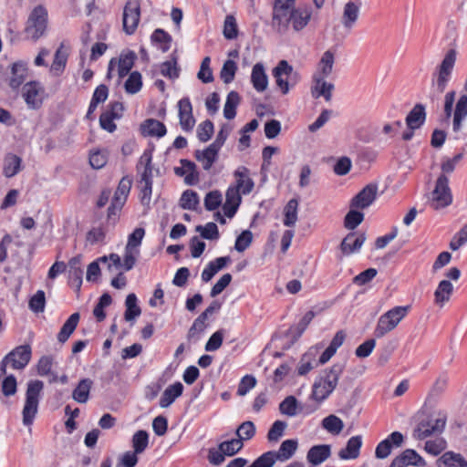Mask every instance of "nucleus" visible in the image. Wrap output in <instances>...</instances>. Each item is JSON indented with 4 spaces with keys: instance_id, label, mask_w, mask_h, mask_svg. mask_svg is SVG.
Instances as JSON below:
<instances>
[{
    "instance_id": "412c9836",
    "label": "nucleus",
    "mask_w": 467,
    "mask_h": 467,
    "mask_svg": "<svg viewBox=\"0 0 467 467\" xmlns=\"http://www.w3.org/2000/svg\"><path fill=\"white\" fill-rule=\"evenodd\" d=\"M241 194L242 192H239L238 189H235L234 186L228 188L225 194V202L223 206L224 214L227 217L232 218L235 214L242 202Z\"/></svg>"
},
{
    "instance_id": "7ed1b4c3",
    "label": "nucleus",
    "mask_w": 467,
    "mask_h": 467,
    "mask_svg": "<svg viewBox=\"0 0 467 467\" xmlns=\"http://www.w3.org/2000/svg\"><path fill=\"white\" fill-rule=\"evenodd\" d=\"M455 96L454 90L445 94L443 111L446 119L452 117V130L457 133L462 130V122L467 117V93L460 96L453 110Z\"/></svg>"
},
{
    "instance_id": "6ab92c4d",
    "label": "nucleus",
    "mask_w": 467,
    "mask_h": 467,
    "mask_svg": "<svg viewBox=\"0 0 467 467\" xmlns=\"http://www.w3.org/2000/svg\"><path fill=\"white\" fill-rule=\"evenodd\" d=\"M425 464V461L414 450L407 449L395 457L389 467L424 466Z\"/></svg>"
},
{
    "instance_id": "79ce46f5",
    "label": "nucleus",
    "mask_w": 467,
    "mask_h": 467,
    "mask_svg": "<svg viewBox=\"0 0 467 467\" xmlns=\"http://www.w3.org/2000/svg\"><path fill=\"white\" fill-rule=\"evenodd\" d=\"M317 349L315 348H309V350L304 354L297 367V372L300 376L307 374L314 368L315 358Z\"/></svg>"
},
{
    "instance_id": "5701e85b",
    "label": "nucleus",
    "mask_w": 467,
    "mask_h": 467,
    "mask_svg": "<svg viewBox=\"0 0 467 467\" xmlns=\"http://www.w3.org/2000/svg\"><path fill=\"white\" fill-rule=\"evenodd\" d=\"M330 454V445H316L308 451L306 459L313 466H317L328 459Z\"/></svg>"
},
{
    "instance_id": "ddd939ff",
    "label": "nucleus",
    "mask_w": 467,
    "mask_h": 467,
    "mask_svg": "<svg viewBox=\"0 0 467 467\" xmlns=\"http://www.w3.org/2000/svg\"><path fill=\"white\" fill-rule=\"evenodd\" d=\"M132 181L129 177H123L115 192L113 200L109 208L108 217L110 219L116 216L126 202L127 197L131 188Z\"/></svg>"
},
{
    "instance_id": "a18cd8bd",
    "label": "nucleus",
    "mask_w": 467,
    "mask_h": 467,
    "mask_svg": "<svg viewBox=\"0 0 467 467\" xmlns=\"http://www.w3.org/2000/svg\"><path fill=\"white\" fill-rule=\"evenodd\" d=\"M67 59V52L64 48V46L61 45L59 48L56 51L54 61L50 67L51 72L57 76L61 74L66 67Z\"/></svg>"
},
{
    "instance_id": "f03ea898",
    "label": "nucleus",
    "mask_w": 467,
    "mask_h": 467,
    "mask_svg": "<svg viewBox=\"0 0 467 467\" xmlns=\"http://www.w3.org/2000/svg\"><path fill=\"white\" fill-rule=\"evenodd\" d=\"M345 369V363H335L325 369L313 384L311 397L317 402L325 400L336 389Z\"/></svg>"
},
{
    "instance_id": "1a4fd4ad",
    "label": "nucleus",
    "mask_w": 467,
    "mask_h": 467,
    "mask_svg": "<svg viewBox=\"0 0 467 467\" xmlns=\"http://www.w3.org/2000/svg\"><path fill=\"white\" fill-rule=\"evenodd\" d=\"M47 24V12L42 5H38L33 9L28 17L26 33L28 37L36 40L45 33Z\"/></svg>"
},
{
    "instance_id": "c85d7f7f",
    "label": "nucleus",
    "mask_w": 467,
    "mask_h": 467,
    "mask_svg": "<svg viewBox=\"0 0 467 467\" xmlns=\"http://www.w3.org/2000/svg\"><path fill=\"white\" fill-rule=\"evenodd\" d=\"M68 267L69 279L72 282V284L76 285L78 289H79L82 284L83 276L82 256L77 255L71 258L68 262Z\"/></svg>"
},
{
    "instance_id": "b1692460",
    "label": "nucleus",
    "mask_w": 467,
    "mask_h": 467,
    "mask_svg": "<svg viewBox=\"0 0 467 467\" xmlns=\"http://www.w3.org/2000/svg\"><path fill=\"white\" fill-rule=\"evenodd\" d=\"M365 240L366 236L364 234H359L358 237H356L353 233L348 234L343 239L340 244V249L344 254H352L361 248Z\"/></svg>"
},
{
    "instance_id": "49530a36",
    "label": "nucleus",
    "mask_w": 467,
    "mask_h": 467,
    "mask_svg": "<svg viewBox=\"0 0 467 467\" xmlns=\"http://www.w3.org/2000/svg\"><path fill=\"white\" fill-rule=\"evenodd\" d=\"M21 159L14 154L5 157L4 162V174L10 178L15 176L21 169Z\"/></svg>"
},
{
    "instance_id": "6e6d98bb",
    "label": "nucleus",
    "mask_w": 467,
    "mask_h": 467,
    "mask_svg": "<svg viewBox=\"0 0 467 467\" xmlns=\"http://www.w3.org/2000/svg\"><path fill=\"white\" fill-rule=\"evenodd\" d=\"M141 86V75L138 71H134L125 82V90L130 94H135L140 90Z\"/></svg>"
},
{
    "instance_id": "c9c22d12",
    "label": "nucleus",
    "mask_w": 467,
    "mask_h": 467,
    "mask_svg": "<svg viewBox=\"0 0 467 467\" xmlns=\"http://www.w3.org/2000/svg\"><path fill=\"white\" fill-rule=\"evenodd\" d=\"M219 150L210 145L203 150H196L195 157L202 164L204 170L208 171L217 159Z\"/></svg>"
},
{
    "instance_id": "c756f323",
    "label": "nucleus",
    "mask_w": 467,
    "mask_h": 467,
    "mask_svg": "<svg viewBox=\"0 0 467 467\" xmlns=\"http://www.w3.org/2000/svg\"><path fill=\"white\" fill-rule=\"evenodd\" d=\"M425 108L421 104H416L406 118V123L410 130L420 128L425 121Z\"/></svg>"
},
{
    "instance_id": "f257e3e1",
    "label": "nucleus",
    "mask_w": 467,
    "mask_h": 467,
    "mask_svg": "<svg viewBox=\"0 0 467 467\" xmlns=\"http://www.w3.org/2000/svg\"><path fill=\"white\" fill-rule=\"evenodd\" d=\"M285 18L272 17V26L279 33H285L291 26L295 32H301L309 24L312 17V8L304 5L285 12Z\"/></svg>"
},
{
    "instance_id": "4c0bfd02",
    "label": "nucleus",
    "mask_w": 467,
    "mask_h": 467,
    "mask_svg": "<svg viewBox=\"0 0 467 467\" xmlns=\"http://www.w3.org/2000/svg\"><path fill=\"white\" fill-rule=\"evenodd\" d=\"M141 130L144 135L162 137L166 134L164 124L157 119H149L141 124Z\"/></svg>"
},
{
    "instance_id": "423d86ee",
    "label": "nucleus",
    "mask_w": 467,
    "mask_h": 467,
    "mask_svg": "<svg viewBox=\"0 0 467 467\" xmlns=\"http://www.w3.org/2000/svg\"><path fill=\"white\" fill-rule=\"evenodd\" d=\"M44 384L40 380H31L27 384L26 402L23 408V423L31 425L38 410L39 397Z\"/></svg>"
},
{
    "instance_id": "39448f33",
    "label": "nucleus",
    "mask_w": 467,
    "mask_h": 467,
    "mask_svg": "<svg viewBox=\"0 0 467 467\" xmlns=\"http://www.w3.org/2000/svg\"><path fill=\"white\" fill-rule=\"evenodd\" d=\"M410 306H395L381 315L378 320L374 334L380 338L394 330L408 315Z\"/></svg>"
},
{
    "instance_id": "4be33fe9",
    "label": "nucleus",
    "mask_w": 467,
    "mask_h": 467,
    "mask_svg": "<svg viewBox=\"0 0 467 467\" xmlns=\"http://www.w3.org/2000/svg\"><path fill=\"white\" fill-rule=\"evenodd\" d=\"M235 189L242 194H249L254 186V181L250 178L249 171L245 167H240L234 171Z\"/></svg>"
},
{
    "instance_id": "58836bf2",
    "label": "nucleus",
    "mask_w": 467,
    "mask_h": 467,
    "mask_svg": "<svg viewBox=\"0 0 467 467\" xmlns=\"http://www.w3.org/2000/svg\"><path fill=\"white\" fill-rule=\"evenodd\" d=\"M93 381L89 379H81L73 390L72 398L78 403H86L89 397V391Z\"/></svg>"
},
{
    "instance_id": "72a5a7b5",
    "label": "nucleus",
    "mask_w": 467,
    "mask_h": 467,
    "mask_svg": "<svg viewBox=\"0 0 467 467\" xmlns=\"http://www.w3.org/2000/svg\"><path fill=\"white\" fill-rule=\"evenodd\" d=\"M302 410V407L296 397L290 395L279 404V411L286 417H296Z\"/></svg>"
},
{
    "instance_id": "13d9d810",
    "label": "nucleus",
    "mask_w": 467,
    "mask_h": 467,
    "mask_svg": "<svg viewBox=\"0 0 467 467\" xmlns=\"http://www.w3.org/2000/svg\"><path fill=\"white\" fill-rule=\"evenodd\" d=\"M236 70H237V66H236L235 62L233 60H230V59L226 60L223 63V66L220 72V77H221L222 80L226 84L232 82L234 78Z\"/></svg>"
},
{
    "instance_id": "a878e982",
    "label": "nucleus",
    "mask_w": 467,
    "mask_h": 467,
    "mask_svg": "<svg viewBox=\"0 0 467 467\" xmlns=\"http://www.w3.org/2000/svg\"><path fill=\"white\" fill-rule=\"evenodd\" d=\"M362 445L361 436L351 437L347 443V446L340 450L338 457L342 460L356 459L359 455V450Z\"/></svg>"
},
{
    "instance_id": "cd10ccee",
    "label": "nucleus",
    "mask_w": 467,
    "mask_h": 467,
    "mask_svg": "<svg viewBox=\"0 0 467 467\" xmlns=\"http://www.w3.org/2000/svg\"><path fill=\"white\" fill-rule=\"evenodd\" d=\"M452 291L453 285L450 281H441L434 292L435 304L442 307L450 300Z\"/></svg>"
},
{
    "instance_id": "8fccbe9b",
    "label": "nucleus",
    "mask_w": 467,
    "mask_h": 467,
    "mask_svg": "<svg viewBox=\"0 0 467 467\" xmlns=\"http://www.w3.org/2000/svg\"><path fill=\"white\" fill-rule=\"evenodd\" d=\"M322 427L328 432L337 435L342 431L344 423L338 417L329 415L322 420Z\"/></svg>"
},
{
    "instance_id": "680f3d73",
    "label": "nucleus",
    "mask_w": 467,
    "mask_h": 467,
    "mask_svg": "<svg viewBox=\"0 0 467 467\" xmlns=\"http://www.w3.org/2000/svg\"><path fill=\"white\" fill-rule=\"evenodd\" d=\"M254 433H255L254 424L250 420L243 422L236 430V434L238 436V440H241V441H243L244 440L252 439L254 437Z\"/></svg>"
},
{
    "instance_id": "3c124183",
    "label": "nucleus",
    "mask_w": 467,
    "mask_h": 467,
    "mask_svg": "<svg viewBox=\"0 0 467 467\" xmlns=\"http://www.w3.org/2000/svg\"><path fill=\"white\" fill-rule=\"evenodd\" d=\"M296 0H275L273 5V16L277 18H285V12L296 7Z\"/></svg>"
},
{
    "instance_id": "2eb2a0df",
    "label": "nucleus",
    "mask_w": 467,
    "mask_h": 467,
    "mask_svg": "<svg viewBox=\"0 0 467 467\" xmlns=\"http://www.w3.org/2000/svg\"><path fill=\"white\" fill-rule=\"evenodd\" d=\"M378 195V186L370 183L365 186L350 202L354 209H366L370 206Z\"/></svg>"
},
{
    "instance_id": "338daca9",
    "label": "nucleus",
    "mask_w": 467,
    "mask_h": 467,
    "mask_svg": "<svg viewBox=\"0 0 467 467\" xmlns=\"http://www.w3.org/2000/svg\"><path fill=\"white\" fill-rule=\"evenodd\" d=\"M46 305L45 293L38 290L29 300V307L36 313L43 312Z\"/></svg>"
},
{
    "instance_id": "09e8293b",
    "label": "nucleus",
    "mask_w": 467,
    "mask_h": 467,
    "mask_svg": "<svg viewBox=\"0 0 467 467\" xmlns=\"http://www.w3.org/2000/svg\"><path fill=\"white\" fill-rule=\"evenodd\" d=\"M297 448V442L295 440H286L282 442L279 450L275 451L279 461H286L290 459Z\"/></svg>"
},
{
    "instance_id": "bf43d9fd",
    "label": "nucleus",
    "mask_w": 467,
    "mask_h": 467,
    "mask_svg": "<svg viewBox=\"0 0 467 467\" xmlns=\"http://www.w3.org/2000/svg\"><path fill=\"white\" fill-rule=\"evenodd\" d=\"M220 450L225 456H233L243 448V441L238 439L223 441L219 444Z\"/></svg>"
},
{
    "instance_id": "7c9ffc66",
    "label": "nucleus",
    "mask_w": 467,
    "mask_h": 467,
    "mask_svg": "<svg viewBox=\"0 0 467 467\" xmlns=\"http://www.w3.org/2000/svg\"><path fill=\"white\" fill-rule=\"evenodd\" d=\"M137 170L140 173L139 182H152L151 154L150 152H144L141 155L137 165Z\"/></svg>"
},
{
    "instance_id": "393cba45",
    "label": "nucleus",
    "mask_w": 467,
    "mask_h": 467,
    "mask_svg": "<svg viewBox=\"0 0 467 467\" xmlns=\"http://www.w3.org/2000/svg\"><path fill=\"white\" fill-rule=\"evenodd\" d=\"M315 85L312 88V95L315 98L324 97L327 101H330L334 85L327 82L326 78L314 77Z\"/></svg>"
},
{
    "instance_id": "37998d69",
    "label": "nucleus",
    "mask_w": 467,
    "mask_h": 467,
    "mask_svg": "<svg viewBox=\"0 0 467 467\" xmlns=\"http://www.w3.org/2000/svg\"><path fill=\"white\" fill-rule=\"evenodd\" d=\"M240 103V96L236 91H231L226 99L223 116L227 119H233L236 115V108Z\"/></svg>"
},
{
    "instance_id": "bb28decb",
    "label": "nucleus",
    "mask_w": 467,
    "mask_h": 467,
    "mask_svg": "<svg viewBox=\"0 0 467 467\" xmlns=\"http://www.w3.org/2000/svg\"><path fill=\"white\" fill-rule=\"evenodd\" d=\"M251 81L254 88L258 92H263L267 88L268 78L265 72V67L261 63H257L254 66L251 75Z\"/></svg>"
},
{
    "instance_id": "6e6552de",
    "label": "nucleus",
    "mask_w": 467,
    "mask_h": 467,
    "mask_svg": "<svg viewBox=\"0 0 467 467\" xmlns=\"http://www.w3.org/2000/svg\"><path fill=\"white\" fill-rule=\"evenodd\" d=\"M452 202V193L449 186L448 176L439 175L433 191L431 192L429 205L435 211L448 207Z\"/></svg>"
},
{
    "instance_id": "f3484780",
    "label": "nucleus",
    "mask_w": 467,
    "mask_h": 467,
    "mask_svg": "<svg viewBox=\"0 0 467 467\" xmlns=\"http://www.w3.org/2000/svg\"><path fill=\"white\" fill-rule=\"evenodd\" d=\"M30 358L31 348L29 345L18 346L6 355V359H9L14 369L24 368L29 363Z\"/></svg>"
},
{
    "instance_id": "20e7f679",
    "label": "nucleus",
    "mask_w": 467,
    "mask_h": 467,
    "mask_svg": "<svg viewBox=\"0 0 467 467\" xmlns=\"http://www.w3.org/2000/svg\"><path fill=\"white\" fill-rule=\"evenodd\" d=\"M457 51L449 49L441 62L436 67L432 74V87L439 93H443L451 80L453 68L456 63Z\"/></svg>"
},
{
    "instance_id": "864d4df0",
    "label": "nucleus",
    "mask_w": 467,
    "mask_h": 467,
    "mask_svg": "<svg viewBox=\"0 0 467 467\" xmlns=\"http://www.w3.org/2000/svg\"><path fill=\"white\" fill-rule=\"evenodd\" d=\"M198 204V194L191 190L185 191L180 199V205L185 210H195Z\"/></svg>"
},
{
    "instance_id": "dca6fc26",
    "label": "nucleus",
    "mask_w": 467,
    "mask_h": 467,
    "mask_svg": "<svg viewBox=\"0 0 467 467\" xmlns=\"http://www.w3.org/2000/svg\"><path fill=\"white\" fill-rule=\"evenodd\" d=\"M135 58L136 55L134 52H128L121 55L118 61L115 58H112L109 64L107 78H112L113 69L116 65L118 66V74L119 78L125 77L133 67Z\"/></svg>"
},
{
    "instance_id": "e433bc0d",
    "label": "nucleus",
    "mask_w": 467,
    "mask_h": 467,
    "mask_svg": "<svg viewBox=\"0 0 467 467\" xmlns=\"http://www.w3.org/2000/svg\"><path fill=\"white\" fill-rule=\"evenodd\" d=\"M438 465L439 467H467V461L459 453L447 451L438 459Z\"/></svg>"
},
{
    "instance_id": "e2e57ef3",
    "label": "nucleus",
    "mask_w": 467,
    "mask_h": 467,
    "mask_svg": "<svg viewBox=\"0 0 467 467\" xmlns=\"http://www.w3.org/2000/svg\"><path fill=\"white\" fill-rule=\"evenodd\" d=\"M286 427L287 423L283 420L275 421L267 433L268 441L276 442L283 436Z\"/></svg>"
},
{
    "instance_id": "9d476101",
    "label": "nucleus",
    "mask_w": 467,
    "mask_h": 467,
    "mask_svg": "<svg viewBox=\"0 0 467 467\" xmlns=\"http://www.w3.org/2000/svg\"><path fill=\"white\" fill-rule=\"evenodd\" d=\"M447 417L440 414L436 419H430L420 422L413 431V437L417 440H424L435 433H441L445 428Z\"/></svg>"
},
{
    "instance_id": "de8ad7c7",
    "label": "nucleus",
    "mask_w": 467,
    "mask_h": 467,
    "mask_svg": "<svg viewBox=\"0 0 467 467\" xmlns=\"http://www.w3.org/2000/svg\"><path fill=\"white\" fill-rule=\"evenodd\" d=\"M297 209L298 202L296 199H291L284 209V224L285 226H294L297 221Z\"/></svg>"
},
{
    "instance_id": "a211bd4d",
    "label": "nucleus",
    "mask_w": 467,
    "mask_h": 467,
    "mask_svg": "<svg viewBox=\"0 0 467 467\" xmlns=\"http://www.w3.org/2000/svg\"><path fill=\"white\" fill-rule=\"evenodd\" d=\"M180 125L184 131H191L195 125L192 115V107L188 98H183L178 102Z\"/></svg>"
},
{
    "instance_id": "603ef678",
    "label": "nucleus",
    "mask_w": 467,
    "mask_h": 467,
    "mask_svg": "<svg viewBox=\"0 0 467 467\" xmlns=\"http://www.w3.org/2000/svg\"><path fill=\"white\" fill-rule=\"evenodd\" d=\"M132 447L135 453H142L149 444V435L145 431H138L132 437Z\"/></svg>"
},
{
    "instance_id": "aec40b11",
    "label": "nucleus",
    "mask_w": 467,
    "mask_h": 467,
    "mask_svg": "<svg viewBox=\"0 0 467 467\" xmlns=\"http://www.w3.org/2000/svg\"><path fill=\"white\" fill-rule=\"evenodd\" d=\"M360 5L352 1H348L344 5L341 16V23L347 30L353 28L359 16Z\"/></svg>"
},
{
    "instance_id": "a19ab883",
    "label": "nucleus",
    "mask_w": 467,
    "mask_h": 467,
    "mask_svg": "<svg viewBox=\"0 0 467 467\" xmlns=\"http://www.w3.org/2000/svg\"><path fill=\"white\" fill-rule=\"evenodd\" d=\"M230 261V258L225 257H218L214 261L209 263L208 266L202 273V279L204 282H209L213 275L221 269H223L227 263Z\"/></svg>"
},
{
    "instance_id": "ea45409f",
    "label": "nucleus",
    "mask_w": 467,
    "mask_h": 467,
    "mask_svg": "<svg viewBox=\"0 0 467 467\" xmlns=\"http://www.w3.org/2000/svg\"><path fill=\"white\" fill-rule=\"evenodd\" d=\"M80 316L78 313L72 314L67 320L64 323L62 326L59 333L57 334V340L60 343H65L70 335L74 332L76 329L78 321H79Z\"/></svg>"
},
{
    "instance_id": "0e129e2a",
    "label": "nucleus",
    "mask_w": 467,
    "mask_h": 467,
    "mask_svg": "<svg viewBox=\"0 0 467 467\" xmlns=\"http://www.w3.org/2000/svg\"><path fill=\"white\" fill-rule=\"evenodd\" d=\"M448 386V379L444 376H440L433 383L430 389L427 400L442 394Z\"/></svg>"
},
{
    "instance_id": "4468645a",
    "label": "nucleus",
    "mask_w": 467,
    "mask_h": 467,
    "mask_svg": "<svg viewBox=\"0 0 467 467\" xmlns=\"http://www.w3.org/2000/svg\"><path fill=\"white\" fill-rule=\"evenodd\" d=\"M404 442V436L400 431L392 432L387 439L380 441L375 450L377 459H386L391 453L392 448H400Z\"/></svg>"
},
{
    "instance_id": "473e14b6",
    "label": "nucleus",
    "mask_w": 467,
    "mask_h": 467,
    "mask_svg": "<svg viewBox=\"0 0 467 467\" xmlns=\"http://www.w3.org/2000/svg\"><path fill=\"white\" fill-rule=\"evenodd\" d=\"M183 390V385L181 382H176L170 385L162 393L160 399V406L161 408L169 407L178 397H180Z\"/></svg>"
},
{
    "instance_id": "69168bd1",
    "label": "nucleus",
    "mask_w": 467,
    "mask_h": 467,
    "mask_svg": "<svg viewBox=\"0 0 467 467\" xmlns=\"http://www.w3.org/2000/svg\"><path fill=\"white\" fill-rule=\"evenodd\" d=\"M277 460L278 459L275 451H267L257 458L248 467H272Z\"/></svg>"
},
{
    "instance_id": "f8f14e48",
    "label": "nucleus",
    "mask_w": 467,
    "mask_h": 467,
    "mask_svg": "<svg viewBox=\"0 0 467 467\" xmlns=\"http://www.w3.org/2000/svg\"><path fill=\"white\" fill-rule=\"evenodd\" d=\"M22 97L27 107L32 109H39L45 97V89L37 81H30L24 85Z\"/></svg>"
},
{
    "instance_id": "5fc2aeb1",
    "label": "nucleus",
    "mask_w": 467,
    "mask_h": 467,
    "mask_svg": "<svg viewBox=\"0 0 467 467\" xmlns=\"http://www.w3.org/2000/svg\"><path fill=\"white\" fill-rule=\"evenodd\" d=\"M364 214L352 208L345 216L344 225L348 230H354L363 221Z\"/></svg>"
},
{
    "instance_id": "f704fd0d",
    "label": "nucleus",
    "mask_w": 467,
    "mask_h": 467,
    "mask_svg": "<svg viewBox=\"0 0 467 467\" xmlns=\"http://www.w3.org/2000/svg\"><path fill=\"white\" fill-rule=\"evenodd\" d=\"M27 68L22 62H16L11 68L9 85L12 88H17L26 80Z\"/></svg>"
},
{
    "instance_id": "9b49d317",
    "label": "nucleus",
    "mask_w": 467,
    "mask_h": 467,
    "mask_svg": "<svg viewBox=\"0 0 467 467\" xmlns=\"http://www.w3.org/2000/svg\"><path fill=\"white\" fill-rule=\"evenodd\" d=\"M140 18V5L139 0H128L123 10V29L128 35H131L138 27Z\"/></svg>"
},
{
    "instance_id": "2f4dec72",
    "label": "nucleus",
    "mask_w": 467,
    "mask_h": 467,
    "mask_svg": "<svg viewBox=\"0 0 467 467\" xmlns=\"http://www.w3.org/2000/svg\"><path fill=\"white\" fill-rule=\"evenodd\" d=\"M335 63V54L331 50H327L323 53L318 62V71L314 77L327 78L333 71Z\"/></svg>"
},
{
    "instance_id": "052dcab7",
    "label": "nucleus",
    "mask_w": 467,
    "mask_h": 467,
    "mask_svg": "<svg viewBox=\"0 0 467 467\" xmlns=\"http://www.w3.org/2000/svg\"><path fill=\"white\" fill-rule=\"evenodd\" d=\"M223 33L226 39H234L237 36V24L234 16L229 15L225 17Z\"/></svg>"
},
{
    "instance_id": "4d7b16f0",
    "label": "nucleus",
    "mask_w": 467,
    "mask_h": 467,
    "mask_svg": "<svg viewBox=\"0 0 467 467\" xmlns=\"http://www.w3.org/2000/svg\"><path fill=\"white\" fill-rule=\"evenodd\" d=\"M195 230L204 239L216 240L219 238L218 227L214 223H208L204 226L198 225Z\"/></svg>"
},
{
    "instance_id": "774afa93",
    "label": "nucleus",
    "mask_w": 467,
    "mask_h": 467,
    "mask_svg": "<svg viewBox=\"0 0 467 467\" xmlns=\"http://www.w3.org/2000/svg\"><path fill=\"white\" fill-rule=\"evenodd\" d=\"M222 203V194L219 191L208 192L204 198V206L208 211L217 209Z\"/></svg>"
},
{
    "instance_id": "0eeeda50",
    "label": "nucleus",
    "mask_w": 467,
    "mask_h": 467,
    "mask_svg": "<svg viewBox=\"0 0 467 467\" xmlns=\"http://www.w3.org/2000/svg\"><path fill=\"white\" fill-rule=\"evenodd\" d=\"M277 88L283 95H286L290 87L295 86L300 78L299 73L286 60H280L272 71Z\"/></svg>"
},
{
    "instance_id": "c03bdc74",
    "label": "nucleus",
    "mask_w": 467,
    "mask_h": 467,
    "mask_svg": "<svg viewBox=\"0 0 467 467\" xmlns=\"http://www.w3.org/2000/svg\"><path fill=\"white\" fill-rule=\"evenodd\" d=\"M126 311L124 317L126 321H132L138 317L141 310L137 305V296L135 294H129L125 300Z\"/></svg>"
}]
</instances>
